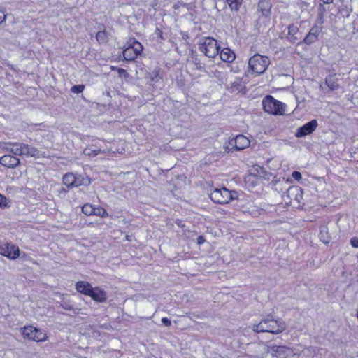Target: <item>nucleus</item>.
Returning <instances> with one entry per match:
<instances>
[{
    "mask_svg": "<svg viewBox=\"0 0 358 358\" xmlns=\"http://www.w3.org/2000/svg\"><path fill=\"white\" fill-rule=\"evenodd\" d=\"M270 61L267 57L259 54L250 58L248 62L249 68L256 75L263 73L268 67Z\"/></svg>",
    "mask_w": 358,
    "mask_h": 358,
    "instance_id": "nucleus-5",
    "label": "nucleus"
},
{
    "mask_svg": "<svg viewBox=\"0 0 358 358\" xmlns=\"http://www.w3.org/2000/svg\"><path fill=\"white\" fill-rule=\"evenodd\" d=\"M102 152H104V151H102L99 148L92 149V148H87L83 151L84 155L92 157H94L99 155V153Z\"/></svg>",
    "mask_w": 358,
    "mask_h": 358,
    "instance_id": "nucleus-26",
    "label": "nucleus"
},
{
    "mask_svg": "<svg viewBox=\"0 0 358 358\" xmlns=\"http://www.w3.org/2000/svg\"><path fill=\"white\" fill-rule=\"evenodd\" d=\"M82 211L86 215H92L94 213V206L91 204H85L82 208Z\"/></svg>",
    "mask_w": 358,
    "mask_h": 358,
    "instance_id": "nucleus-27",
    "label": "nucleus"
},
{
    "mask_svg": "<svg viewBox=\"0 0 358 358\" xmlns=\"http://www.w3.org/2000/svg\"><path fill=\"white\" fill-rule=\"evenodd\" d=\"M6 15L3 14V13L0 11V24L6 20Z\"/></svg>",
    "mask_w": 358,
    "mask_h": 358,
    "instance_id": "nucleus-38",
    "label": "nucleus"
},
{
    "mask_svg": "<svg viewBox=\"0 0 358 358\" xmlns=\"http://www.w3.org/2000/svg\"><path fill=\"white\" fill-rule=\"evenodd\" d=\"M243 0H226L231 10L238 12Z\"/></svg>",
    "mask_w": 358,
    "mask_h": 358,
    "instance_id": "nucleus-24",
    "label": "nucleus"
},
{
    "mask_svg": "<svg viewBox=\"0 0 358 358\" xmlns=\"http://www.w3.org/2000/svg\"><path fill=\"white\" fill-rule=\"evenodd\" d=\"M199 50L210 58L215 57L219 52L220 46L216 40L211 37L202 38L199 43Z\"/></svg>",
    "mask_w": 358,
    "mask_h": 358,
    "instance_id": "nucleus-6",
    "label": "nucleus"
},
{
    "mask_svg": "<svg viewBox=\"0 0 358 358\" xmlns=\"http://www.w3.org/2000/svg\"><path fill=\"white\" fill-rule=\"evenodd\" d=\"M285 347L278 346L275 345H270L268 347V352L271 354L273 357H278L281 353L284 352Z\"/></svg>",
    "mask_w": 358,
    "mask_h": 358,
    "instance_id": "nucleus-23",
    "label": "nucleus"
},
{
    "mask_svg": "<svg viewBox=\"0 0 358 358\" xmlns=\"http://www.w3.org/2000/svg\"><path fill=\"white\" fill-rule=\"evenodd\" d=\"M94 215H97V216H100L101 217H108V213H107V211L101 208V207H98V208H95L94 207Z\"/></svg>",
    "mask_w": 358,
    "mask_h": 358,
    "instance_id": "nucleus-29",
    "label": "nucleus"
},
{
    "mask_svg": "<svg viewBox=\"0 0 358 358\" xmlns=\"http://www.w3.org/2000/svg\"><path fill=\"white\" fill-rule=\"evenodd\" d=\"M321 31V28L317 26H314L312 27L307 34V36L303 39V42L306 44L310 45L315 42L318 38V35Z\"/></svg>",
    "mask_w": 358,
    "mask_h": 358,
    "instance_id": "nucleus-15",
    "label": "nucleus"
},
{
    "mask_svg": "<svg viewBox=\"0 0 358 358\" xmlns=\"http://www.w3.org/2000/svg\"><path fill=\"white\" fill-rule=\"evenodd\" d=\"M324 3H327V4H329V3H331L333 0H321Z\"/></svg>",
    "mask_w": 358,
    "mask_h": 358,
    "instance_id": "nucleus-43",
    "label": "nucleus"
},
{
    "mask_svg": "<svg viewBox=\"0 0 358 358\" xmlns=\"http://www.w3.org/2000/svg\"><path fill=\"white\" fill-rule=\"evenodd\" d=\"M91 181L89 177L85 175L76 176V187L88 186Z\"/></svg>",
    "mask_w": 358,
    "mask_h": 358,
    "instance_id": "nucleus-22",
    "label": "nucleus"
},
{
    "mask_svg": "<svg viewBox=\"0 0 358 358\" xmlns=\"http://www.w3.org/2000/svg\"><path fill=\"white\" fill-rule=\"evenodd\" d=\"M143 50V45L137 41H132L123 51V57L127 61L134 60Z\"/></svg>",
    "mask_w": 358,
    "mask_h": 358,
    "instance_id": "nucleus-7",
    "label": "nucleus"
},
{
    "mask_svg": "<svg viewBox=\"0 0 358 358\" xmlns=\"http://www.w3.org/2000/svg\"><path fill=\"white\" fill-rule=\"evenodd\" d=\"M292 176L296 180H299L300 179H301V173L296 171L292 172Z\"/></svg>",
    "mask_w": 358,
    "mask_h": 358,
    "instance_id": "nucleus-33",
    "label": "nucleus"
},
{
    "mask_svg": "<svg viewBox=\"0 0 358 358\" xmlns=\"http://www.w3.org/2000/svg\"><path fill=\"white\" fill-rule=\"evenodd\" d=\"M300 192H301L300 187H299L297 186L289 187L288 188H287L286 192L283 193L282 197H283L285 201L287 202V199H285L286 197L291 201L293 197L297 196L298 195H299Z\"/></svg>",
    "mask_w": 358,
    "mask_h": 358,
    "instance_id": "nucleus-18",
    "label": "nucleus"
},
{
    "mask_svg": "<svg viewBox=\"0 0 358 358\" xmlns=\"http://www.w3.org/2000/svg\"><path fill=\"white\" fill-rule=\"evenodd\" d=\"M62 182L67 187H76V176L72 173L64 175Z\"/></svg>",
    "mask_w": 358,
    "mask_h": 358,
    "instance_id": "nucleus-21",
    "label": "nucleus"
},
{
    "mask_svg": "<svg viewBox=\"0 0 358 358\" xmlns=\"http://www.w3.org/2000/svg\"><path fill=\"white\" fill-rule=\"evenodd\" d=\"M89 296H90L94 301L99 303H103L106 301V292L99 287H93Z\"/></svg>",
    "mask_w": 358,
    "mask_h": 358,
    "instance_id": "nucleus-14",
    "label": "nucleus"
},
{
    "mask_svg": "<svg viewBox=\"0 0 358 358\" xmlns=\"http://www.w3.org/2000/svg\"><path fill=\"white\" fill-rule=\"evenodd\" d=\"M339 78L336 74H330L325 78V85L331 91L338 90L340 87Z\"/></svg>",
    "mask_w": 358,
    "mask_h": 358,
    "instance_id": "nucleus-16",
    "label": "nucleus"
},
{
    "mask_svg": "<svg viewBox=\"0 0 358 358\" xmlns=\"http://www.w3.org/2000/svg\"><path fill=\"white\" fill-rule=\"evenodd\" d=\"M162 322L166 327H169L171 324V322L167 317H163L162 319Z\"/></svg>",
    "mask_w": 358,
    "mask_h": 358,
    "instance_id": "nucleus-35",
    "label": "nucleus"
},
{
    "mask_svg": "<svg viewBox=\"0 0 358 358\" xmlns=\"http://www.w3.org/2000/svg\"><path fill=\"white\" fill-rule=\"evenodd\" d=\"M252 329L255 332H269L278 334L286 329V324L282 319H274L271 315H268L262 320L259 323L253 324Z\"/></svg>",
    "mask_w": 358,
    "mask_h": 358,
    "instance_id": "nucleus-1",
    "label": "nucleus"
},
{
    "mask_svg": "<svg viewBox=\"0 0 358 358\" xmlns=\"http://www.w3.org/2000/svg\"><path fill=\"white\" fill-rule=\"evenodd\" d=\"M22 335L24 338L34 341H43L45 339V335L39 329L31 326L25 327L22 329Z\"/></svg>",
    "mask_w": 358,
    "mask_h": 358,
    "instance_id": "nucleus-9",
    "label": "nucleus"
},
{
    "mask_svg": "<svg viewBox=\"0 0 358 358\" xmlns=\"http://www.w3.org/2000/svg\"><path fill=\"white\" fill-rule=\"evenodd\" d=\"M160 79V77L156 75L155 77L152 78L151 80L154 82H157Z\"/></svg>",
    "mask_w": 358,
    "mask_h": 358,
    "instance_id": "nucleus-41",
    "label": "nucleus"
},
{
    "mask_svg": "<svg viewBox=\"0 0 358 358\" xmlns=\"http://www.w3.org/2000/svg\"><path fill=\"white\" fill-rule=\"evenodd\" d=\"M210 197L214 203L227 204L231 201L238 199V192L230 191L226 187L215 188L210 194Z\"/></svg>",
    "mask_w": 358,
    "mask_h": 358,
    "instance_id": "nucleus-3",
    "label": "nucleus"
},
{
    "mask_svg": "<svg viewBox=\"0 0 358 358\" xmlns=\"http://www.w3.org/2000/svg\"><path fill=\"white\" fill-rule=\"evenodd\" d=\"M7 206V199L0 194V207H6Z\"/></svg>",
    "mask_w": 358,
    "mask_h": 358,
    "instance_id": "nucleus-31",
    "label": "nucleus"
},
{
    "mask_svg": "<svg viewBox=\"0 0 358 358\" xmlns=\"http://www.w3.org/2000/svg\"><path fill=\"white\" fill-rule=\"evenodd\" d=\"M96 38L100 43H103L107 41V35L105 31H98L96 35Z\"/></svg>",
    "mask_w": 358,
    "mask_h": 358,
    "instance_id": "nucleus-28",
    "label": "nucleus"
},
{
    "mask_svg": "<svg viewBox=\"0 0 358 358\" xmlns=\"http://www.w3.org/2000/svg\"><path fill=\"white\" fill-rule=\"evenodd\" d=\"M319 236H320V240L323 243H328L330 241V237L327 234V227L322 226L320 227Z\"/></svg>",
    "mask_w": 358,
    "mask_h": 358,
    "instance_id": "nucleus-25",
    "label": "nucleus"
},
{
    "mask_svg": "<svg viewBox=\"0 0 358 358\" xmlns=\"http://www.w3.org/2000/svg\"><path fill=\"white\" fill-rule=\"evenodd\" d=\"M317 125L318 124L316 120H313L308 122L297 129L296 136L303 137L313 133L317 128Z\"/></svg>",
    "mask_w": 358,
    "mask_h": 358,
    "instance_id": "nucleus-10",
    "label": "nucleus"
},
{
    "mask_svg": "<svg viewBox=\"0 0 358 358\" xmlns=\"http://www.w3.org/2000/svg\"><path fill=\"white\" fill-rule=\"evenodd\" d=\"M350 244L353 248H358V238L353 237L350 240Z\"/></svg>",
    "mask_w": 358,
    "mask_h": 358,
    "instance_id": "nucleus-34",
    "label": "nucleus"
},
{
    "mask_svg": "<svg viewBox=\"0 0 358 358\" xmlns=\"http://www.w3.org/2000/svg\"><path fill=\"white\" fill-rule=\"evenodd\" d=\"M263 108L265 112L272 115H282L285 111L286 105L268 95L262 101Z\"/></svg>",
    "mask_w": 358,
    "mask_h": 358,
    "instance_id": "nucleus-4",
    "label": "nucleus"
},
{
    "mask_svg": "<svg viewBox=\"0 0 358 358\" xmlns=\"http://www.w3.org/2000/svg\"><path fill=\"white\" fill-rule=\"evenodd\" d=\"M301 36L299 32V27L294 24L288 27V34L286 38L291 43H295L301 40Z\"/></svg>",
    "mask_w": 358,
    "mask_h": 358,
    "instance_id": "nucleus-13",
    "label": "nucleus"
},
{
    "mask_svg": "<svg viewBox=\"0 0 358 358\" xmlns=\"http://www.w3.org/2000/svg\"><path fill=\"white\" fill-rule=\"evenodd\" d=\"M220 56L223 62L229 63L232 62L236 58L234 52L229 48L222 50L220 52Z\"/></svg>",
    "mask_w": 358,
    "mask_h": 358,
    "instance_id": "nucleus-19",
    "label": "nucleus"
},
{
    "mask_svg": "<svg viewBox=\"0 0 358 358\" xmlns=\"http://www.w3.org/2000/svg\"><path fill=\"white\" fill-rule=\"evenodd\" d=\"M250 143V140L243 135H237L229 141V144L234 145L236 150H241L249 147Z\"/></svg>",
    "mask_w": 358,
    "mask_h": 358,
    "instance_id": "nucleus-11",
    "label": "nucleus"
},
{
    "mask_svg": "<svg viewBox=\"0 0 358 358\" xmlns=\"http://www.w3.org/2000/svg\"><path fill=\"white\" fill-rule=\"evenodd\" d=\"M283 185H287L286 182H278L276 185L277 187H280V186H282ZM276 189H278V187H276Z\"/></svg>",
    "mask_w": 358,
    "mask_h": 358,
    "instance_id": "nucleus-44",
    "label": "nucleus"
},
{
    "mask_svg": "<svg viewBox=\"0 0 358 358\" xmlns=\"http://www.w3.org/2000/svg\"><path fill=\"white\" fill-rule=\"evenodd\" d=\"M241 85V80L236 79L234 82L231 83V88L234 90H238V87Z\"/></svg>",
    "mask_w": 358,
    "mask_h": 358,
    "instance_id": "nucleus-32",
    "label": "nucleus"
},
{
    "mask_svg": "<svg viewBox=\"0 0 358 358\" xmlns=\"http://www.w3.org/2000/svg\"><path fill=\"white\" fill-rule=\"evenodd\" d=\"M118 72H119L120 76H125L127 74L126 70H124L123 69H119Z\"/></svg>",
    "mask_w": 358,
    "mask_h": 358,
    "instance_id": "nucleus-40",
    "label": "nucleus"
},
{
    "mask_svg": "<svg viewBox=\"0 0 358 358\" xmlns=\"http://www.w3.org/2000/svg\"><path fill=\"white\" fill-rule=\"evenodd\" d=\"M205 238H203V236H199L198 238H197V244L198 245H201L203 244L204 242H205Z\"/></svg>",
    "mask_w": 358,
    "mask_h": 358,
    "instance_id": "nucleus-36",
    "label": "nucleus"
},
{
    "mask_svg": "<svg viewBox=\"0 0 358 358\" xmlns=\"http://www.w3.org/2000/svg\"><path fill=\"white\" fill-rule=\"evenodd\" d=\"M3 149L15 155H25L39 158L42 156L41 152L34 147L22 143H8Z\"/></svg>",
    "mask_w": 358,
    "mask_h": 358,
    "instance_id": "nucleus-2",
    "label": "nucleus"
},
{
    "mask_svg": "<svg viewBox=\"0 0 358 358\" xmlns=\"http://www.w3.org/2000/svg\"><path fill=\"white\" fill-rule=\"evenodd\" d=\"M0 254L8 259H15L20 256V249L18 246L13 244H0Z\"/></svg>",
    "mask_w": 358,
    "mask_h": 358,
    "instance_id": "nucleus-8",
    "label": "nucleus"
},
{
    "mask_svg": "<svg viewBox=\"0 0 358 358\" xmlns=\"http://www.w3.org/2000/svg\"><path fill=\"white\" fill-rule=\"evenodd\" d=\"M20 163V159L11 155L6 154L0 157V164L3 166L8 168H14Z\"/></svg>",
    "mask_w": 358,
    "mask_h": 358,
    "instance_id": "nucleus-12",
    "label": "nucleus"
},
{
    "mask_svg": "<svg viewBox=\"0 0 358 358\" xmlns=\"http://www.w3.org/2000/svg\"><path fill=\"white\" fill-rule=\"evenodd\" d=\"M258 7L262 15L268 17L270 15L271 4L268 0H260Z\"/></svg>",
    "mask_w": 358,
    "mask_h": 358,
    "instance_id": "nucleus-20",
    "label": "nucleus"
},
{
    "mask_svg": "<svg viewBox=\"0 0 358 358\" xmlns=\"http://www.w3.org/2000/svg\"><path fill=\"white\" fill-rule=\"evenodd\" d=\"M301 199V192H300L299 195L297 196H294V199L296 200L298 202H300V199Z\"/></svg>",
    "mask_w": 358,
    "mask_h": 358,
    "instance_id": "nucleus-42",
    "label": "nucleus"
},
{
    "mask_svg": "<svg viewBox=\"0 0 358 358\" xmlns=\"http://www.w3.org/2000/svg\"><path fill=\"white\" fill-rule=\"evenodd\" d=\"M76 290L86 296H89L93 287L86 281H79L76 285Z\"/></svg>",
    "mask_w": 358,
    "mask_h": 358,
    "instance_id": "nucleus-17",
    "label": "nucleus"
},
{
    "mask_svg": "<svg viewBox=\"0 0 358 358\" xmlns=\"http://www.w3.org/2000/svg\"><path fill=\"white\" fill-rule=\"evenodd\" d=\"M63 308L65 309V310H72L73 308L71 305L69 304H67V303H64L62 305Z\"/></svg>",
    "mask_w": 358,
    "mask_h": 358,
    "instance_id": "nucleus-39",
    "label": "nucleus"
},
{
    "mask_svg": "<svg viewBox=\"0 0 358 358\" xmlns=\"http://www.w3.org/2000/svg\"><path fill=\"white\" fill-rule=\"evenodd\" d=\"M259 175L262 177H264L266 178V176L267 175L266 172L265 171V170L262 168V167H259Z\"/></svg>",
    "mask_w": 358,
    "mask_h": 358,
    "instance_id": "nucleus-37",
    "label": "nucleus"
},
{
    "mask_svg": "<svg viewBox=\"0 0 358 358\" xmlns=\"http://www.w3.org/2000/svg\"><path fill=\"white\" fill-rule=\"evenodd\" d=\"M85 88V86L83 85H73L71 91L73 93L79 94L81 93Z\"/></svg>",
    "mask_w": 358,
    "mask_h": 358,
    "instance_id": "nucleus-30",
    "label": "nucleus"
}]
</instances>
